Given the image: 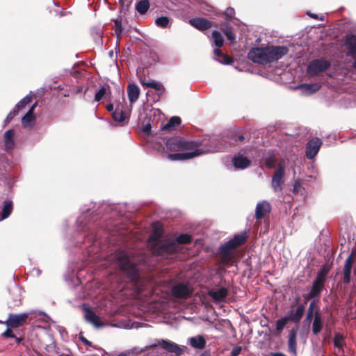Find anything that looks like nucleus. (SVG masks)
<instances>
[{
    "label": "nucleus",
    "mask_w": 356,
    "mask_h": 356,
    "mask_svg": "<svg viewBox=\"0 0 356 356\" xmlns=\"http://www.w3.org/2000/svg\"><path fill=\"white\" fill-rule=\"evenodd\" d=\"M330 270V265H324L322 266L321 270L318 273L316 278L315 280L318 281L320 282H322L324 284L327 275Z\"/></svg>",
    "instance_id": "34"
},
{
    "label": "nucleus",
    "mask_w": 356,
    "mask_h": 356,
    "mask_svg": "<svg viewBox=\"0 0 356 356\" xmlns=\"http://www.w3.org/2000/svg\"><path fill=\"white\" fill-rule=\"evenodd\" d=\"M110 94L108 88L102 86L95 95V101L99 102L102 98Z\"/></svg>",
    "instance_id": "37"
},
{
    "label": "nucleus",
    "mask_w": 356,
    "mask_h": 356,
    "mask_svg": "<svg viewBox=\"0 0 356 356\" xmlns=\"http://www.w3.org/2000/svg\"><path fill=\"white\" fill-rule=\"evenodd\" d=\"M84 317L88 322L90 323L96 327H100L104 325V324L101 323L99 317L89 309H85Z\"/></svg>",
    "instance_id": "20"
},
{
    "label": "nucleus",
    "mask_w": 356,
    "mask_h": 356,
    "mask_svg": "<svg viewBox=\"0 0 356 356\" xmlns=\"http://www.w3.org/2000/svg\"><path fill=\"white\" fill-rule=\"evenodd\" d=\"M305 309V307L304 305H300L295 312H291L286 317L289 318V321H293L294 323H298L302 317Z\"/></svg>",
    "instance_id": "24"
},
{
    "label": "nucleus",
    "mask_w": 356,
    "mask_h": 356,
    "mask_svg": "<svg viewBox=\"0 0 356 356\" xmlns=\"http://www.w3.org/2000/svg\"><path fill=\"white\" fill-rule=\"evenodd\" d=\"M131 1L132 0H120V2L122 4V6H128L131 3Z\"/></svg>",
    "instance_id": "54"
},
{
    "label": "nucleus",
    "mask_w": 356,
    "mask_h": 356,
    "mask_svg": "<svg viewBox=\"0 0 356 356\" xmlns=\"http://www.w3.org/2000/svg\"><path fill=\"white\" fill-rule=\"evenodd\" d=\"M239 139H240V140H243V136H241L239 137Z\"/></svg>",
    "instance_id": "58"
},
{
    "label": "nucleus",
    "mask_w": 356,
    "mask_h": 356,
    "mask_svg": "<svg viewBox=\"0 0 356 356\" xmlns=\"http://www.w3.org/2000/svg\"><path fill=\"white\" fill-rule=\"evenodd\" d=\"M240 352H241V348L237 347L232 350V356H237L239 355Z\"/></svg>",
    "instance_id": "53"
},
{
    "label": "nucleus",
    "mask_w": 356,
    "mask_h": 356,
    "mask_svg": "<svg viewBox=\"0 0 356 356\" xmlns=\"http://www.w3.org/2000/svg\"><path fill=\"white\" fill-rule=\"evenodd\" d=\"M140 95V88L135 83H129L127 86V95L131 104L136 102Z\"/></svg>",
    "instance_id": "18"
},
{
    "label": "nucleus",
    "mask_w": 356,
    "mask_h": 356,
    "mask_svg": "<svg viewBox=\"0 0 356 356\" xmlns=\"http://www.w3.org/2000/svg\"><path fill=\"white\" fill-rule=\"evenodd\" d=\"M354 241V238L348 235L347 236V240L345 238V236L344 235L342 236V237L341 238V241H340V244L341 245H346V243L348 244H351Z\"/></svg>",
    "instance_id": "46"
},
{
    "label": "nucleus",
    "mask_w": 356,
    "mask_h": 356,
    "mask_svg": "<svg viewBox=\"0 0 356 356\" xmlns=\"http://www.w3.org/2000/svg\"><path fill=\"white\" fill-rule=\"evenodd\" d=\"M289 49L284 46H267L252 48L248 53V58L254 63L265 65L282 58Z\"/></svg>",
    "instance_id": "3"
},
{
    "label": "nucleus",
    "mask_w": 356,
    "mask_h": 356,
    "mask_svg": "<svg viewBox=\"0 0 356 356\" xmlns=\"http://www.w3.org/2000/svg\"><path fill=\"white\" fill-rule=\"evenodd\" d=\"M247 238L248 232L246 231H243L240 234H235L233 238L229 239L224 245H242L243 243H245Z\"/></svg>",
    "instance_id": "22"
},
{
    "label": "nucleus",
    "mask_w": 356,
    "mask_h": 356,
    "mask_svg": "<svg viewBox=\"0 0 356 356\" xmlns=\"http://www.w3.org/2000/svg\"><path fill=\"white\" fill-rule=\"evenodd\" d=\"M224 33L226 35L228 40L233 42L235 40L234 35L231 28H226L224 30Z\"/></svg>",
    "instance_id": "45"
},
{
    "label": "nucleus",
    "mask_w": 356,
    "mask_h": 356,
    "mask_svg": "<svg viewBox=\"0 0 356 356\" xmlns=\"http://www.w3.org/2000/svg\"><path fill=\"white\" fill-rule=\"evenodd\" d=\"M191 346L197 349H203L206 345V341L202 336L197 335L189 339Z\"/></svg>",
    "instance_id": "25"
},
{
    "label": "nucleus",
    "mask_w": 356,
    "mask_h": 356,
    "mask_svg": "<svg viewBox=\"0 0 356 356\" xmlns=\"http://www.w3.org/2000/svg\"><path fill=\"white\" fill-rule=\"evenodd\" d=\"M172 293L176 298H187L192 293V291L188 286L179 284L172 288Z\"/></svg>",
    "instance_id": "13"
},
{
    "label": "nucleus",
    "mask_w": 356,
    "mask_h": 356,
    "mask_svg": "<svg viewBox=\"0 0 356 356\" xmlns=\"http://www.w3.org/2000/svg\"><path fill=\"white\" fill-rule=\"evenodd\" d=\"M13 211V202L11 201H6L2 209L0 221L7 218Z\"/></svg>",
    "instance_id": "33"
},
{
    "label": "nucleus",
    "mask_w": 356,
    "mask_h": 356,
    "mask_svg": "<svg viewBox=\"0 0 356 356\" xmlns=\"http://www.w3.org/2000/svg\"><path fill=\"white\" fill-rule=\"evenodd\" d=\"M354 252L353 251L350 255L346 259L344 264V276L343 282L348 283L350 281V274L353 263Z\"/></svg>",
    "instance_id": "19"
},
{
    "label": "nucleus",
    "mask_w": 356,
    "mask_h": 356,
    "mask_svg": "<svg viewBox=\"0 0 356 356\" xmlns=\"http://www.w3.org/2000/svg\"><path fill=\"white\" fill-rule=\"evenodd\" d=\"M18 113V111L16 110L15 108L11 111L8 115H7V118L6 119V122L10 121Z\"/></svg>",
    "instance_id": "49"
},
{
    "label": "nucleus",
    "mask_w": 356,
    "mask_h": 356,
    "mask_svg": "<svg viewBox=\"0 0 356 356\" xmlns=\"http://www.w3.org/2000/svg\"><path fill=\"white\" fill-rule=\"evenodd\" d=\"M83 342H84V343H88V341L86 339H85V340L83 341Z\"/></svg>",
    "instance_id": "59"
},
{
    "label": "nucleus",
    "mask_w": 356,
    "mask_h": 356,
    "mask_svg": "<svg viewBox=\"0 0 356 356\" xmlns=\"http://www.w3.org/2000/svg\"><path fill=\"white\" fill-rule=\"evenodd\" d=\"M313 18L314 19H316L317 18V15H311Z\"/></svg>",
    "instance_id": "56"
},
{
    "label": "nucleus",
    "mask_w": 356,
    "mask_h": 356,
    "mask_svg": "<svg viewBox=\"0 0 356 356\" xmlns=\"http://www.w3.org/2000/svg\"><path fill=\"white\" fill-rule=\"evenodd\" d=\"M235 14V11H234V9L232 8H227L226 9V10L225 11V15L229 17V18H232L233 17V16Z\"/></svg>",
    "instance_id": "50"
},
{
    "label": "nucleus",
    "mask_w": 356,
    "mask_h": 356,
    "mask_svg": "<svg viewBox=\"0 0 356 356\" xmlns=\"http://www.w3.org/2000/svg\"><path fill=\"white\" fill-rule=\"evenodd\" d=\"M321 87V85L318 83H302L297 86L295 89L300 90L304 95H310L319 90Z\"/></svg>",
    "instance_id": "12"
},
{
    "label": "nucleus",
    "mask_w": 356,
    "mask_h": 356,
    "mask_svg": "<svg viewBox=\"0 0 356 356\" xmlns=\"http://www.w3.org/2000/svg\"><path fill=\"white\" fill-rule=\"evenodd\" d=\"M31 99L32 95L31 94L27 95L16 104L15 108L19 111V109L23 108L26 104H29Z\"/></svg>",
    "instance_id": "38"
},
{
    "label": "nucleus",
    "mask_w": 356,
    "mask_h": 356,
    "mask_svg": "<svg viewBox=\"0 0 356 356\" xmlns=\"http://www.w3.org/2000/svg\"><path fill=\"white\" fill-rule=\"evenodd\" d=\"M284 168L285 163L283 161L279 164L278 168L272 177L271 186L275 192L281 191L282 189V185L284 184Z\"/></svg>",
    "instance_id": "8"
},
{
    "label": "nucleus",
    "mask_w": 356,
    "mask_h": 356,
    "mask_svg": "<svg viewBox=\"0 0 356 356\" xmlns=\"http://www.w3.org/2000/svg\"><path fill=\"white\" fill-rule=\"evenodd\" d=\"M14 135L15 131L13 129L8 130L4 133L3 139L6 150H10L14 147Z\"/></svg>",
    "instance_id": "23"
},
{
    "label": "nucleus",
    "mask_w": 356,
    "mask_h": 356,
    "mask_svg": "<svg viewBox=\"0 0 356 356\" xmlns=\"http://www.w3.org/2000/svg\"><path fill=\"white\" fill-rule=\"evenodd\" d=\"M353 66L356 68V60H355V62L353 63Z\"/></svg>",
    "instance_id": "57"
},
{
    "label": "nucleus",
    "mask_w": 356,
    "mask_h": 356,
    "mask_svg": "<svg viewBox=\"0 0 356 356\" xmlns=\"http://www.w3.org/2000/svg\"><path fill=\"white\" fill-rule=\"evenodd\" d=\"M213 54L215 56V59L218 60L219 63L222 64H229L231 63V59L227 56L223 54L219 48L213 50Z\"/></svg>",
    "instance_id": "31"
},
{
    "label": "nucleus",
    "mask_w": 356,
    "mask_h": 356,
    "mask_svg": "<svg viewBox=\"0 0 356 356\" xmlns=\"http://www.w3.org/2000/svg\"><path fill=\"white\" fill-rule=\"evenodd\" d=\"M330 66V62L324 59L314 60L307 66V72L310 76H314L325 72Z\"/></svg>",
    "instance_id": "7"
},
{
    "label": "nucleus",
    "mask_w": 356,
    "mask_h": 356,
    "mask_svg": "<svg viewBox=\"0 0 356 356\" xmlns=\"http://www.w3.org/2000/svg\"><path fill=\"white\" fill-rule=\"evenodd\" d=\"M301 188V182L299 180H296L294 182L293 187V191L295 193H298L300 191Z\"/></svg>",
    "instance_id": "48"
},
{
    "label": "nucleus",
    "mask_w": 356,
    "mask_h": 356,
    "mask_svg": "<svg viewBox=\"0 0 356 356\" xmlns=\"http://www.w3.org/2000/svg\"><path fill=\"white\" fill-rule=\"evenodd\" d=\"M323 327V321L319 312H316L314 320L312 323V332L314 334H318Z\"/></svg>",
    "instance_id": "27"
},
{
    "label": "nucleus",
    "mask_w": 356,
    "mask_h": 356,
    "mask_svg": "<svg viewBox=\"0 0 356 356\" xmlns=\"http://www.w3.org/2000/svg\"><path fill=\"white\" fill-rule=\"evenodd\" d=\"M322 142L320 138H316L309 140L306 146V156L309 159H313L318 152Z\"/></svg>",
    "instance_id": "10"
},
{
    "label": "nucleus",
    "mask_w": 356,
    "mask_h": 356,
    "mask_svg": "<svg viewBox=\"0 0 356 356\" xmlns=\"http://www.w3.org/2000/svg\"><path fill=\"white\" fill-rule=\"evenodd\" d=\"M199 145L200 144L197 142L186 141L179 137L169 138L166 142V147L168 150L173 152L186 151V152L168 154V158L171 161H182L191 159L210 152L224 150L222 147L216 145L205 146L204 147H200Z\"/></svg>",
    "instance_id": "2"
},
{
    "label": "nucleus",
    "mask_w": 356,
    "mask_h": 356,
    "mask_svg": "<svg viewBox=\"0 0 356 356\" xmlns=\"http://www.w3.org/2000/svg\"><path fill=\"white\" fill-rule=\"evenodd\" d=\"M115 260L120 268L130 277L135 280L138 276L136 267L130 261L129 257L124 252H118L115 255Z\"/></svg>",
    "instance_id": "6"
},
{
    "label": "nucleus",
    "mask_w": 356,
    "mask_h": 356,
    "mask_svg": "<svg viewBox=\"0 0 356 356\" xmlns=\"http://www.w3.org/2000/svg\"><path fill=\"white\" fill-rule=\"evenodd\" d=\"M28 313H22L19 314H10L6 321V325L8 327L16 328L26 323L29 317Z\"/></svg>",
    "instance_id": "9"
},
{
    "label": "nucleus",
    "mask_w": 356,
    "mask_h": 356,
    "mask_svg": "<svg viewBox=\"0 0 356 356\" xmlns=\"http://www.w3.org/2000/svg\"><path fill=\"white\" fill-rule=\"evenodd\" d=\"M314 302H311L309 304V307L307 309V316H306V321H308V323H310L312 317L314 314Z\"/></svg>",
    "instance_id": "44"
},
{
    "label": "nucleus",
    "mask_w": 356,
    "mask_h": 356,
    "mask_svg": "<svg viewBox=\"0 0 356 356\" xmlns=\"http://www.w3.org/2000/svg\"><path fill=\"white\" fill-rule=\"evenodd\" d=\"M148 241L152 243V245H176L190 243L192 238L188 234H164L163 228L159 225H155L152 233L148 236Z\"/></svg>",
    "instance_id": "4"
},
{
    "label": "nucleus",
    "mask_w": 356,
    "mask_h": 356,
    "mask_svg": "<svg viewBox=\"0 0 356 356\" xmlns=\"http://www.w3.org/2000/svg\"><path fill=\"white\" fill-rule=\"evenodd\" d=\"M92 213L88 211L86 213L81 215L76 220L77 227L80 231L87 232L88 234L84 235V238H87V242H90L92 238H97V234L92 236V232L96 227L95 223L98 218L95 216H91Z\"/></svg>",
    "instance_id": "5"
},
{
    "label": "nucleus",
    "mask_w": 356,
    "mask_h": 356,
    "mask_svg": "<svg viewBox=\"0 0 356 356\" xmlns=\"http://www.w3.org/2000/svg\"><path fill=\"white\" fill-rule=\"evenodd\" d=\"M181 122V120L179 117H172L168 122L163 127V129L167 130L170 128H173Z\"/></svg>",
    "instance_id": "41"
},
{
    "label": "nucleus",
    "mask_w": 356,
    "mask_h": 356,
    "mask_svg": "<svg viewBox=\"0 0 356 356\" xmlns=\"http://www.w3.org/2000/svg\"><path fill=\"white\" fill-rule=\"evenodd\" d=\"M97 225H100L107 234L106 238L109 239L111 245H115V243L125 238L135 237L134 229L136 226L126 218L120 216L114 209L110 214L104 215Z\"/></svg>",
    "instance_id": "1"
},
{
    "label": "nucleus",
    "mask_w": 356,
    "mask_h": 356,
    "mask_svg": "<svg viewBox=\"0 0 356 356\" xmlns=\"http://www.w3.org/2000/svg\"><path fill=\"white\" fill-rule=\"evenodd\" d=\"M227 290L225 288L210 290L209 295L216 301H222L227 295Z\"/></svg>",
    "instance_id": "21"
},
{
    "label": "nucleus",
    "mask_w": 356,
    "mask_h": 356,
    "mask_svg": "<svg viewBox=\"0 0 356 356\" xmlns=\"http://www.w3.org/2000/svg\"><path fill=\"white\" fill-rule=\"evenodd\" d=\"M37 104H34L32 105V106L29 108V111L26 113V114L22 118V124L23 127H28L31 125V122L34 120L33 117V111L35 108L36 107Z\"/></svg>",
    "instance_id": "26"
},
{
    "label": "nucleus",
    "mask_w": 356,
    "mask_h": 356,
    "mask_svg": "<svg viewBox=\"0 0 356 356\" xmlns=\"http://www.w3.org/2000/svg\"><path fill=\"white\" fill-rule=\"evenodd\" d=\"M155 24L160 28H166L170 24L169 18L166 16H161L155 20Z\"/></svg>",
    "instance_id": "39"
},
{
    "label": "nucleus",
    "mask_w": 356,
    "mask_h": 356,
    "mask_svg": "<svg viewBox=\"0 0 356 356\" xmlns=\"http://www.w3.org/2000/svg\"><path fill=\"white\" fill-rule=\"evenodd\" d=\"M346 43L348 46V52L350 55L356 56V36L353 35H348L346 38Z\"/></svg>",
    "instance_id": "29"
},
{
    "label": "nucleus",
    "mask_w": 356,
    "mask_h": 356,
    "mask_svg": "<svg viewBox=\"0 0 356 356\" xmlns=\"http://www.w3.org/2000/svg\"><path fill=\"white\" fill-rule=\"evenodd\" d=\"M343 338L342 335L337 334L334 336V346L339 348H341L343 346Z\"/></svg>",
    "instance_id": "43"
},
{
    "label": "nucleus",
    "mask_w": 356,
    "mask_h": 356,
    "mask_svg": "<svg viewBox=\"0 0 356 356\" xmlns=\"http://www.w3.org/2000/svg\"><path fill=\"white\" fill-rule=\"evenodd\" d=\"M288 321L289 318L286 316L277 320L276 322V330L279 332H281Z\"/></svg>",
    "instance_id": "42"
},
{
    "label": "nucleus",
    "mask_w": 356,
    "mask_h": 356,
    "mask_svg": "<svg viewBox=\"0 0 356 356\" xmlns=\"http://www.w3.org/2000/svg\"><path fill=\"white\" fill-rule=\"evenodd\" d=\"M149 7L150 3L148 0H140L136 5V9L140 15L145 14Z\"/></svg>",
    "instance_id": "32"
},
{
    "label": "nucleus",
    "mask_w": 356,
    "mask_h": 356,
    "mask_svg": "<svg viewBox=\"0 0 356 356\" xmlns=\"http://www.w3.org/2000/svg\"><path fill=\"white\" fill-rule=\"evenodd\" d=\"M142 131L147 134H149L151 131V125L149 124H146L145 125H144L142 128Z\"/></svg>",
    "instance_id": "51"
},
{
    "label": "nucleus",
    "mask_w": 356,
    "mask_h": 356,
    "mask_svg": "<svg viewBox=\"0 0 356 356\" xmlns=\"http://www.w3.org/2000/svg\"><path fill=\"white\" fill-rule=\"evenodd\" d=\"M159 344L167 351L174 353L177 355H181L184 353V348L172 341L162 339L159 341Z\"/></svg>",
    "instance_id": "11"
},
{
    "label": "nucleus",
    "mask_w": 356,
    "mask_h": 356,
    "mask_svg": "<svg viewBox=\"0 0 356 356\" xmlns=\"http://www.w3.org/2000/svg\"><path fill=\"white\" fill-rule=\"evenodd\" d=\"M112 116L113 120L118 122H122L126 118L125 113L118 108L115 109V111L113 112Z\"/></svg>",
    "instance_id": "40"
},
{
    "label": "nucleus",
    "mask_w": 356,
    "mask_h": 356,
    "mask_svg": "<svg viewBox=\"0 0 356 356\" xmlns=\"http://www.w3.org/2000/svg\"><path fill=\"white\" fill-rule=\"evenodd\" d=\"M296 334L297 330L293 329L291 330L289 337V351L294 355H296Z\"/></svg>",
    "instance_id": "28"
},
{
    "label": "nucleus",
    "mask_w": 356,
    "mask_h": 356,
    "mask_svg": "<svg viewBox=\"0 0 356 356\" xmlns=\"http://www.w3.org/2000/svg\"><path fill=\"white\" fill-rule=\"evenodd\" d=\"M233 165L236 169H245L250 165V161L241 154H237L232 159Z\"/></svg>",
    "instance_id": "16"
},
{
    "label": "nucleus",
    "mask_w": 356,
    "mask_h": 356,
    "mask_svg": "<svg viewBox=\"0 0 356 356\" xmlns=\"http://www.w3.org/2000/svg\"><path fill=\"white\" fill-rule=\"evenodd\" d=\"M106 108L109 112H111L113 113V111H115L113 105L112 104H109L106 106Z\"/></svg>",
    "instance_id": "55"
},
{
    "label": "nucleus",
    "mask_w": 356,
    "mask_h": 356,
    "mask_svg": "<svg viewBox=\"0 0 356 356\" xmlns=\"http://www.w3.org/2000/svg\"><path fill=\"white\" fill-rule=\"evenodd\" d=\"M324 284L318 281L314 280L312 284V289L310 292L304 296V298L306 300H309L310 298H313L317 296H319L321 291L323 289Z\"/></svg>",
    "instance_id": "17"
},
{
    "label": "nucleus",
    "mask_w": 356,
    "mask_h": 356,
    "mask_svg": "<svg viewBox=\"0 0 356 356\" xmlns=\"http://www.w3.org/2000/svg\"><path fill=\"white\" fill-rule=\"evenodd\" d=\"M212 38L214 44L216 47L220 48L224 44V39L222 35L218 31L212 32Z\"/></svg>",
    "instance_id": "36"
},
{
    "label": "nucleus",
    "mask_w": 356,
    "mask_h": 356,
    "mask_svg": "<svg viewBox=\"0 0 356 356\" xmlns=\"http://www.w3.org/2000/svg\"><path fill=\"white\" fill-rule=\"evenodd\" d=\"M270 211V205L267 201H261L257 203L255 208V218L259 220L264 217Z\"/></svg>",
    "instance_id": "14"
},
{
    "label": "nucleus",
    "mask_w": 356,
    "mask_h": 356,
    "mask_svg": "<svg viewBox=\"0 0 356 356\" xmlns=\"http://www.w3.org/2000/svg\"><path fill=\"white\" fill-rule=\"evenodd\" d=\"M3 335L6 337H15L14 334L10 329H7L3 333Z\"/></svg>",
    "instance_id": "52"
},
{
    "label": "nucleus",
    "mask_w": 356,
    "mask_h": 356,
    "mask_svg": "<svg viewBox=\"0 0 356 356\" xmlns=\"http://www.w3.org/2000/svg\"><path fill=\"white\" fill-rule=\"evenodd\" d=\"M115 32L119 36L122 33L121 22L119 20L115 21Z\"/></svg>",
    "instance_id": "47"
},
{
    "label": "nucleus",
    "mask_w": 356,
    "mask_h": 356,
    "mask_svg": "<svg viewBox=\"0 0 356 356\" xmlns=\"http://www.w3.org/2000/svg\"><path fill=\"white\" fill-rule=\"evenodd\" d=\"M236 246H221L220 252L223 254L222 259L225 262L228 261L233 257V248Z\"/></svg>",
    "instance_id": "30"
},
{
    "label": "nucleus",
    "mask_w": 356,
    "mask_h": 356,
    "mask_svg": "<svg viewBox=\"0 0 356 356\" xmlns=\"http://www.w3.org/2000/svg\"><path fill=\"white\" fill-rule=\"evenodd\" d=\"M190 24L200 31L207 30L212 26L210 21L204 18H194L190 20Z\"/></svg>",
    "instance_id": "15"
},
{
    "label": "nucleus",
    "mask_w": 356,
    "mask_h": 356,
    "mask_svg": "<svg viewBox=\"0 0 356 356\" xmlns=\"http://www.w3.org/2000/svg\"><path fill=\"white\" fill-rule=\"evenodd\" d=\"M140 82L143 86L152 88L157 91H163V86L160 83H158L155 81H146L145 80L140 79Z\"/></svg>",
    "instance_id": "35"
}]
</instances>
